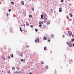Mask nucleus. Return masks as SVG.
I'll return each mask as SVG.
<instances>
[{
  "mask_svg": "<svg viewBox=\"0 0 74 74\" xmlns=\"http://www.w3.org/2000/svg\"><path fill=\"white\" fill-rule=\"evenodd\" d=\"M71 41L70 42H69H69H66V44H68L69 45V47H73V44L71 43Z\"/></svg>",
  "mask_w": 74,
  "mask_h": 74,
  "instance_id": "f257e3e1",
  "label": "nucleus"
},
{
  "mask_svg": "<svg viewBox=\"0 0 74 74\" xmlns=\"http://www.w3.org/2000/svg\"><path fill=\"white\" fill-rule=\"evenodd\" d=\"M40 40V39H39V38H37L35 40V42H39V40Z\"/></svg>",
  "mask_w": 74,
  "mask_h": 74,
  "instance_id": "f03ea898",
  "label": "nucleus"
},
{
  "mask_svg": "<svg viewBox=\"0 0 74 74\" xmlns=\"http://www.w3.org/2000/svg\"><path fill=\"white\" fill-rule=\"evenodd\" d=\"M21 3L22 5H24V4H25V2H24V1H21Z\"/></svg>",
  "mask_w": 74,
  "mask_h": 74,
  "instance_id": "7ed1b4c3",
  "label": "nucleus"
},
{
  "mask_svg": "<svg viewBox=\"0 0 74 74\" xmlns=\"http://www.w3.org/2000/svg\"><path fill=\"white\" fill-rule=\"evenodd\" d=\"M62 11V9L61 8H59V12H61Z\"/></svg>",
  "mask_w": 74,
  "mask_h": 74,
  "instance_id": "20e7f679",
  "label": "nucleus"
},
{
  "mask_svg": "<svg viewBox=\"0 0 74 74\" xmlns=\"http://www.w3.org/2000/svg\"><path fill=\"white\" fill-rule=\"evenodd\" d=\"M39 24H43V22H42L41 21H40L39 22Z\"/></svg>",
  "mask_w": 74,
  "mask_h": 74,
  "instance_id": "39448f33",
  "label": "nucleus"
},
{
  "mask_svg": "<svg viewBox=\"0 0 74 74\" xmlns=\"http://www.w3.org/2000/svg\"><path fill=\"white\" fill-rule=\"evenodd\" d=\"M43 39L44 40H46L47 39V38L45 37V36H44L43 37Z\"/></svg>",
  "mask_w": 74,
  "mask_h": 74,
  "instance_id": "423d86ee",
  "label": "nucleus"
},
{
  "mask_svg": "<svg viewBox=\"0 0 74 74\" xmlns=\"http://www.w3.org/2000/svg\"><path fill=\"white\" fill-rule=\"evenodd\" d=\"M69 36H71V35H72V32H69Z\"/></svg>",
  "mask_w": 74,
  "mask_h": 74,
  "instance_id": "0eeeda50",
  "label": "nucleus"
},
{
  "mask_svg": "<svg viewBox=\"0 0 74 74\" xmlns=\"http://www.w3.org/2000/svg\"><path fill=\"white\" fill-rule=\"evenodd\" d=\"M45 68H46L47 69H48L49 68V67H48V66L46 65L45 67Z\"/></svg>",
  "mask_w": 74,
  "mask_h": 74,
  "instance_id": "6e6552de",
  "label": "nucleus"
},
{
  "mask_svg": "<svg viewBox=\"0 0 74 74\" xmlns=\"http://www.w3.org/2000/svg\"><path fill=\"white\" fill-rule=\"evenodd\" d=\"M29 18H33V16L31 15H29Z\"/></svg>",
  "mask_w": 74,
  "mask_h": 74,
  "instance_id": "1a4fd4ad",
  "label": "nucleus"
},
{
  "mask_svg": "<svg viewBox=\"0 0 74 74\" xmlns=\"http://www.w3.org/2000/svg\"><path fill=\"white\" fill-rule=\"evenodd\" d=\"M51 37H52V38H53V37H54V36L52 34L51 35Z\"/></svg>",
  "mask_w": 74,
  "mask_h": 74,
  "instance_id": "9d476101",
  "label": "nucleus"
},
{
  "mask_svg": "<svg viewBox=\"0 0 74 74\" xmlns=\"http://www.w3.org/2000/svg\"><path fill=\"white\" fill-rule=\"evenodd\" d=\"M26 24L27 26H29V24L27 23V22H26Z\"/></svg>",
  "mask_w": 74,
  "mask_h": 74,
  "instance_id": "9b49d317",
  "label": "nucleus"
},
{
  "mask_svg": "<svg viewBox=\"0 0 74 74\" xmlns=\"http://www.w3.org/2000/svg\"><path fill=\"white\" fill-rule=\"evenodd\" d=\"M15 67L14 66H13L12 68V70H15Z\"/></svg>",
  "mask_w": 74,
  "mask_h": 74,
  "instance_id": "f8f14e48",
  "label": "nucleus"
},
{
  "mask_svg": "<svg viewBox=\"0 0 74 74\" xmlns=\"http://www.w3.org/2000/svg\"><path fill=\"white\" fill-rule=\"evenodd\" d=\"M43 19H44L45 20L46 19V21H47V18H45V17L43 18Z\"/></svg>",
  "mask_w": 74,
  "mask_h": 74,
  "instance_id": "ddd939ff",
  "label": "nucleus"
},
{
  "mask_svg": "<svg viewBox=\"0 0 74 74\" xmlns=\"http://www.w3.org/2000/svg\"><path fill=\"white\" fill-rule=\"evenodd\" d=\"M71 41H72V42H73V41L74 42V38H72L71 39Z\"/></svg>",
  "mask_w": 74,
  "mask_h": 74,
  "instance_id": "4468645a",
  "label": "nucleus"
},
{
  "mask_svg": "<svg viewBox=\"0 0 74 74\" xmlns=\"http://www.w3.org/2000/svg\"><path fill=\"white\" fill-rule=\"evenodd\" d=\"M70 61L71 62L70 63H72L73 62V60H70Z\"/></svg>",
  "mask_w": 74,
  "mask_h": 74,
  "instance_id": "2eb2a0df",
  "label": "nucleus"
},
{
  "mask_svg": "<svg viewBox=\"0 0 74 74\" xmlns=\"http://www.w3.org/2000/svg\"><path fill=\"white\" fill-rule=\"evenodd\" d=\"M41 18L42 19V18H43V15H41Z\"/></svg>",
  "mask_w": 74,
  "mask_h": 74,
  "instance_id": "dca6fc26",
  "label": "nucleus"
},
{
  "mask_svg": "<svg viewBox=\"0 0 74 74\" xmlns=\"http://www.w3.org/2000/svg\"><path fill=\"white\" fill-rule=\"evenodd\" d=\"M69 14L70 15H71V17H73V16L72 15V14L70 13Z\"/></svg>",
  "mask_w": 74,
  "mask_h": 74,
  "instance_id": "f3484780",
  "label": "nucleus"
},
{
  "mask_svg": "<svg viewBox=\"0 0 74 74\" xmlns=\"http://www.w3.org/2000/svg\"><path fill=\"white\" fill-rule=\"evenodd\" d=\"M44 49L45 51H46V47H45L44 48Z\"/></svg>",
  "mask_w": 74,
  "mask_h": 74,
  "instance_id": "a211bd4d",
  "label": "nucleus"
},
{
  "mask_svg": "<svg viewBox=\"0 0 74 74\" xmlns=\"http://www.w3.org/2000/svg\"><path fill=\"white\" fill-rule=\"evenodd\" d=\"M41 63H42V64H44V62L42 61L41 62Z\"/></svg>",
  "mask_w": 74,
  "mask_h": 74,
  "instance_id": "6ab92c4d",
  "label": "nucleus"
},
{
  "mask_svg": "<svg viewBox=\"0 0 74 74\" xmlns=\"http://www.w3.org/2000/svg\"><path fill=\"white\" fill-rule=\"evenodd\" d=\"M11 3L13 5H14V3L12 2H11Z\"/></svg>",
  "mask_w": 74,
  "mask_h": 74,
  "instance_id": "aec40b11",
  "label": "nucleus"
},
{
  "mask_svg": "<svg viewBox=\"0 0 74 74\" xmlns=\"http://www.w3.org/2000/svg\"><path fill=\"white\" fill-rule=\"evenodd\" d=\"M39 27H41V26H42V25L40 24L39 25Z\"/></svg>",
  "mask_w": 74,
  "mask_h": 74,
  "instance_id": "412c9836",
  "label": "nucleus"
},
{
  "mask_svg": "<svg viewBox=\"0 0 74 74\" xmlns=\"http://www.w3.org/2000/svg\"><path fill=\"white\" fill-rule=\"evenodd\" d=\"M35 31H36V32H38V30H37V29H35Z\"/></svg>",
  "mask_w": 74,
  "mask_h": 74,
  "instance_id": "4be33fe9",
  "label": "nucleus"
},
{
  "mask_svg": "<svg viewBox=\"0 0 74 74\" xmlns=\"http://www.w3.org/2000/svg\"><path fill=\"white\" fill-rule=\"evenodd\" d=\"M32 11H34V8H32Z\"/></svg>",
  "mask_w": 74,
  "mask_h": 74,
  "instance_id": "5701e85b",
  "label": "nucleus"
},
{
  "mask_svg": "<svg viewBox=\"0 0 74 74\" xmlns=\"http://www.w3.org/2000/svg\"><path fill=\"white\" fill-rule=\"evenodd\" d=\"M14 57V55L12 54V57L11 58H13Z\"/></svg>",
  "mask_w": 74,
  "mask_h": 74,
  "instance_id": "b1692460",
  "label": "nucleus"
},
{
  "mask_svg": "<svg viewBox=\"0 0 74 74\" xmlns=\"http://www.w3.org/2000/svg\"><path fill=\"white\" fill-rule=\"evenodd\" d=\"M5 57H4L3 58V60H5Z\"/></svg>",
  "mask_w": 74,
  "mask_h": 74,
  "instance_id": "393cba45",
  "label": "nucleus"
},
{
  "mask_svg": "<svg viewBox=\"0 0 74 74\" xmlns=\"http://www.w3.org/2000/svg\"><path fill=\"white\" fill-rule=\"evenodd\" d=\"M30 27H33V26H32V25H30Z\"/></svg>",
  "mask_w": 74,
  "mask_h": 74,
  "instance_id": "a878e982",
  "label": "nucleus"
},
{
  "mask_svg": "<svg viewBox=\"0 0 74 74\" xmlns=\"http://www.w3.org/2000/svg\"><path fill=\"white\" fill-rule=\"evenodd\" d=\"M21 56H22H22H23V55H22V53L21 54Z\"/></svg>",
  "mask_w": 74,
  "mask_h": 74,
  "instance_id": "bb28decb",
  "label": "nucleus"
},
{
  "mask_svg": "<svg viewBox=\"0 0 74 74\" xmlns=\"http://www.w3.org/2000/svg\"><path fill=\"white\" fill-rule=\"evenodd\" d=\"M7 16H8V13L7 14Z\"/></svg>",
  "mask_w": 74,
  "mask_h": 74,
  "instance_id": "cd10ccee",
  "label": "nucleus"
},
{
  "mask_svg": "<svg viewBox=\"0 0 74 74\" xmlns=\"http://www.w3.org/2000/svg\"><path fill=\"white\" fill-rule=\"evenodd\" d=\"M50 41L51 40H48V42H50Z\"/></svg>",
  "mask_w": 74,
  "mask_h": 74,
  "instance_id": "c85d7f7f",
  "label": "nucleus"
},
{
  "mask_svg": "<svg viewBox=\"0 0 74 74\" xmlns=\"http://www.w3.org/2000/svg\"><path fill=\"white\" fill-rule=\"evenodd\" d=\"M21 62H23V59H21Z\"/></svg>",
  "mask_w": 74,
  "mask_h": 74,
  "instance_id": "c756f323",
  "label": "nucleus"
},
{
  "mask_svg": "<svg viewBox=\"0 0 74 74\" xmlns=\"http://www.w3.org/2000/svg\"><path fill=\"white\" fill-rule=\"evenodd\" d=\"M61 3H63V0H61Z\"/></svg>",
  "mask_w": 74,
  "mask_h": 74,
  "instance_id": "7c9ffc66",
  "label": "nucleus"
},
{
  "mask_svg": "<svg viewBox=\"0 0 74 74\" xmlns=\"http://www.w3.org/2000/svg\"><path fill=\"white\" fill-rule=\"evenodd\" d=\"M9 12H10L11 11V9H9Z\"/></svg>",
  "mask_w": 74,
  "mask_h": 74,
  "instance_id": "2f4dec72",
  "label": "nucleus"
},
{
  "mask_svg": "<svg viewBox=\"0 0 74 74\" xmlns=\"http://www.w3.org/2000/svg\"><path fill=\"white\" fill-rule=\"evenodd\" d=\"M20 31H21V32H22V29H20Z\"/></svg>",
  "mask_w": 74,
  "mask_h": 74,
  "instance_id": "473e14b6",
  "label": "nucleus"
},
{
  "mask_svg": "<svg viewBox=\"0 0 74 74\" xmlns=\"http://www.w3.org/2000/svg\"><path fill=\"white\" fill-rule=\"evenodd\" d=\"M24 32H25V33H26V31L25 30H23Z\"/></svg>",
  "mask_w": 74,
  "mask_h": 74,
  "instance_id": "72a5a7b5",
  "label": "nucleus"
},
{
  "mask_svg": "<svg viewBox=\"0 0 74 74\" xmlns=\"http://www.w3.org/2000/svg\"><path fill=\"white\" fill-rule=\"evenodd\" d=\"M8 58L9 59H10V56H9V57H8Z\"/></svg>",
  "mask_w": 74,
  "mask_h": 74,
  "instance_id": "f704fd0d",
  "label": "nucleus"
},
{
  "mask_svg": "<svg viewBox=\"0 0 74 74\" xmlns=\"http://www.w3.org/2000/svg\"><path fill=\"white\" fill-rule=\"evenodd\" d=\"M29 74H33L31 72H30L29 73Z\"/></svg>",
  "mask_w": 74,
  "mask_h": 74,
  "instance_id": "c9c22d12",
  "label": "nucleus"
},
{
  "mask_svg": "<svg viewBox=\"0 0 74 74\" xmlns=\"http://www.w3.org/2000/svg\"><path fill=\"white\" fill-rule=\"evenodd\" d=\"M49 22H48V23H47V24H48V25H49Z\"/></svg>",
  "mask_w": 74,
  "mask_h": 74,
  "instance_id": "e433bc0d",
  "label": "nucleus"
},
{
  "mask_svg": "<svg viewBox=\"0 0 74 74\" xmlns=\"http://www.w3.org/2000/svg\"><path fill=\"white\" fill-rule=\"evenodd\" d=\"M9 71L8 73H9V74H10V71Z\"/></svg>",
  "mask_w": 74,
  "mask_h": 74,
  "instance_id": "4c0bfd02",
  "label": "nucleus"
},
{
  "mask_svg": "<svg viewBox=\"0 0 74 74\" xmlns=\"http://www.w3.org/2000/svg\"><path fill=\"white\" fill-rule=\"evenodd\" d=\"M23 60H24V61H26V60H25V59H24Z\"/></svg>",
  "mask_w": 74,
  "mask_h": 74,
  "instance_id": "58836bf2",
  "label": "nucleus"
},
{
  "mask_svg": "<svg viewBox=\"0 0 74 74\" xmlns=\"http://www.w3.org/2000/svg\"><path fill=\"white\" fill-rule=\"evenodd\" d=\"M27 46V47H29V46Z\"/></svg>",
  "mask_w": 74,
  "mask_h": 74,
  "instance_id": "ea45409f",
  "label": "nucleus"
},
{
  "mask_svg": "<svg viewBox=\"0 0 74 74\" xmlns=\"http://www.w3.org/2000/svg\"><path fill=\"white\" fill-rule=\"evenodd\" d=\"M63 37H64V35H63Z\"/></svg>",
  "mask_w": 74,
  "mask_h": 74,
  "instance_id": "a19ab883",
  "label": "nucleus"
},
{
  "mask_svg": "<svg viewBox=\"0 0 74 74\" xmlns=\"http://www.w3.org/2000/svg\"><path fill=\"white\" fill-rule=\"evenodd\" d=\"M20 29H21V27H20Z\"/></svg>",
  "mask_w": 74,
  "mask_h": 74,
  "instance_id": "79ce46f5",
  "label": "nucleus"
},
{
  "mask_svg": "<svg viewBox=\"0 0 74 74\" xmlns=\"http://www.w3.org/2000/svg\"><path fill=\"white\" fill-rule=\"evenodd\" d=\"M73 46H74V43H73Z\"/></svg>",
  "mask_w": 74,
  "mask_h": 74,
  "instance_id": "37998d69",
  "label": "nucleus"
},
{
  "mask_svg": "<svg viewBox=\"0 0 74 74\" xmlns=\"http://www.w3.org/2000/svg\"><path fill=\"white\" fill-rule=\"evenodd\" d=\"M24 27H25V25H24Z\"/></svg>",
  "mask_w": 74,
  "mask_h": 74,
  "instance_id": "c03bdc74",
  "label": "nucleus"
},
{
  "mask_svg": "<svg viewBox=\"0 0 74 74\" xmlns=\"http://www.w3.org/2000/svg\"><path fill=\"white\" fill-rule=\"evenodd\" d=\"M67 19H69V17H67Z\"/></svg>",
  "mask_w": 74,
  "mask_h": 74,
  "instance_id": "a18cd8bd",
  "label": "nucleus"
},
{
  "mask_svg": "<svg viewBox=\"0 0 74 74\" xmlns=\"http://www.w3.org/2000/svg\"><path fill=\"white\" fill-rule=\"evenodd\" d=\"M3 71H2V72H3Z\"/></svg>",
  "mask_w": 74,
  "mask_h": 74,
  "instance_id": "49530a36",
  "label": "nucleus"
},
{
  "mask_svg": "<svg viewBox=\"0 0 74 74\" xmlns=\"http://www.w3.org/2000/svg\"><path fill=\"white\" fill-rule=\"evenodd\" d=\"M73 21H74V18H73Z\"/></svg>",
  "mask_w": 74,
  "mask_h": 74,
  "instance_id": "de8ad7c7",
  "label": "nucleus"
},
{
  "mask_svg": "<svg viewBox=\"0 0 74 74\" xmlns=\"http://www.w3.org/2000/svg\"><path fill=\"white\" fill-rule=\"evenodd\" d=\"M54 17H53V18Z\"/></svg>",
  "mask_w": 74,
  "mask_h": 74,
  "instance_id": "09e8293b",
  "label": "nucleus"
},
{
  "mask_svg": "<svg viewBox=\"0 0 74 74\" xmlns=\"http://www.w3.org/2000/svg\"><path fill=\"white\" fill-rule=\"evenodd\" d=\"M50 39H51V38H50Z\"/></svg>",
  "mask_w": 74,
  "mask_h": 74,
  "instance_id": "8fccbe9b",
  "label": "nucleus"
},
{
  "mask_svg": "<svg viewBox=\"0 0 74 74\" xmlns=\"http://www.w3.org/2000/svg\"><path fill=\"white\" fill-rule=\"evenodd\" d=\"M52 11H53V10H52Z\"/></svg>",
  "mask_w": 74,
  "mask_h": 74,
  "instance_id": "3c124183",
  "label": "nucleus"
},
{
  "mask_svg": "<svg viewBox=\"0 0 74 74\" xmlns=\"http://www.w3.org/2000/svg\"><path fill=\"white\" fill-rule=\"evenodd\" d=\"M71 5V4H70V5Z\"/></svg>",
  "mask_w": 74,
  "mask_h": 74,
  "instance_id": "603ef678",
  "label": "nucleus"
}]
</instances>
